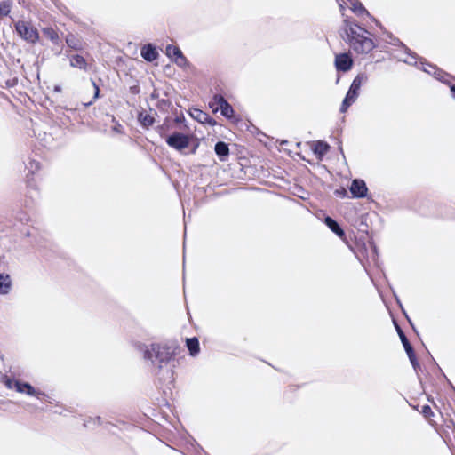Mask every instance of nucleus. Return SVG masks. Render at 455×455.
<instances>
[{"mask_svg": "<svg viewBox=\"0 0 455 455\" xmlns=\"http://www.w3.org/2000/svg\"><path fill=\"white\" fill-rule=\"evenodd\" d=\"M26 168L29 172L34 173L36 171L40 169V163L35 159H29L26 164Z\"/></svg>", "mask_w": 455, "mask_h": 455, "instance_id": "obj_27", "label": "nucleus"}, {"mask_svg": "<svg viewBox=\"0 0 455 455\" xmlns=\"http://www.w3.org/2000/svg\"><path fill=\"white\" fill-rule=\"evenodd\" d=\"M335 194H336L337 196H340V197H345V196H347V190H346L345 188H339V189H337V190L335 191Z\"/></svg>", "mask_w": 455, "mask_h": 455, "instance_id": "obj_33", "label": "nucleus"}, {"mask_svg": "<svg viewBox=\"0 0 455 455\" xmlns=\"http://www.w3.org/2000/svg\"><path fill=\"white\" fill-rule=\"evenodd\" d=\"M92 85H93V87L95 89L94 99H97L99 97L100 89H99L98 85L95 84L94 81H92Z\"/></svg>", "mask_w": 455, "mask_h": 455, "instance_id": "obj_36", "label": "nucleus"}, {"mask_svg": "<svg viewBox=\"0 0 455 455\" xmlns=\"http://www.w3.org/2000/svg\"><path fill=\"white\" fill-rule=\"evenodd\" d=\"M193 117H195L196 120H198L200 123H206L210 121L212 118L206 114L205 112L195 109L194 113L191 114Z\"/></svg>", "mask_w": 455, "mask_h": 455, "instance_id": "obj_25", "label": "nucleus"}, {"mask_svg": "<svg viewBox=\"0 0 455 455\" xmlns=\"http://www.w3.org/2000/svg\"><path fill=\"white\" fill-rule=\"evenodd\" d=\"M165 53L168 57L173 59L174 62L180 67H184L188 64L187 59L182 54L180 49L177 46L169 44L165 48Z\"/></svg>", "mask_w": 455, "mask_h": 455, "instance_id": "obj_6", "label": "nucleus"}, {"mask_svg": "<svg viewBox=\"0 0 455 455\" xmlns=\"http://www.w3.org/2000/svg\"><path fill=\"white\" fill-rule=\"evenodd\" d=\"M138 118L141 124L145 127L151 126L155 121L154 117L146 112H140Z\"/></svg>", "mask_w": 455, "mask_h": 455, "instance_id": "obj_23", "label": "nucleus"}, {"mask_svg": "<svg viewBox=\"0 0 455 455\" xmlns=\"http://www.w3.org/2000/svg\"><path fill=\"white\" fill-rule=\"evenodd\" d=\"M14 28L19 29V28H35L28 27V25L26 22L19 20L15 23Z\"/></svg>", "mask_w": 455, "mask_h": 455, "instance_id": "obj_30", "label": "nucleus"}, {"mask_svg": "<svg viewBox=\"0 0 455 455\" xmlns=\"http://www.w3.org/2000/svg\"><path fill=\"white\" fill-rule=\"evenodd\" d=\"M12 287V281L9 275L0 274V294H8Z\"/></svg>", "mask_w": 455, "mask_h": 455, "instance_id": "obj_16", "label": "nucleus"}, {"mask_svg": "<svg viewBox=\"0 0 455 455\" xmlns=\"http://www.w3.org/2000/svg\"><path fill=\"white\" fill-rule=\"evenodd\" d=\"M140 55L145 60L152 62L158 58L159 54L153 44H148L141 47Z\"/></svg>", "mask_w": 455, "mask_h": 455, "instance_id": "obj_12", "label": "nucleus"}, {"mask_svg": "<svg viewBox=\"0 0 455 455\" xmlns=\"http://www.w3.org/2000/svg\"><path fill=\"white\" fill-rule=\"evenodd\" d=\"M221 115L227 118H231L234 115V109L228 100L220 107Z\"/></svg>", "mask_w": 455, "mask_h": 455, "instance_id": "obj_24", "label": "nucleus"}, {"mask_svg": "<svg viewBox=\"0 0 455 455\" xmlns=\"http://www.w3.org/2000/svg\"><path fill=\"white\" fill-rule=\"evenodd\" d=\"M350 192L353 197L363 198L367 196L368 188L364 180L355 179L351 183Z\"/></svg>", "mask_w": 455, "mask_h": 455, "instance_id": "obj_8", "label": "nucleus"}, {"mask_svg": "<svg viewBox=\"0 0 455 455\" xmlns=\"http://www.w3.org/2000/svg\"><path fill=\"white\" fill-rule=\"evenodd\" d=\"M70 66L84 71L88 70V64L86 60L79 54H75L69 58Z\"/></svg>", "mask_w": 455, "mask_h": 455, "instance_id": "obj_13", "label": "nucleus"}, {"mask_svg": "<svg viewBox=\"0 0 455 455\" xmlns=\"http://www.w3.org/2000/svg\"><path fill=\"white\" fill-rule=\"evenodd\" d=\"M44 31L46 32V34L52 40L58 38V34H57L56 30H44Z\"/></svg>", "mask_w": 455, "mask_h": 455, "instance_id": "obj_32", "label": "nucleus"}, {"mask_svg": "<svg viewBox=\"0 0 455 455\" xmlns=\"http://www.w3.org/2000/svg\"><path fill=\"white\" fill-rule=\"evenodd\" d=\"M54 92H61V87L60 85H55L54 86Z\"/></svg>", "mask_w": 455, "mask_h": 455, "instance_id": "obj_39", "label": "nucleus"}, {"mask_svg": "<svg viewBox=\"0 0 455 455\" xmlns=\"http://www.w3.org/2000/svg\"><path fill=\"white\" fill-rule=\"evenodd\" d=\"M422 413L423 415L426 417V418H429L430 416L433 415V411H432V409L430 408L429 405H424L423 408H422Z\"/></svg>", "mask_w": 455, "mask_h": 455, "instance_id": "obj_29", "label": "nucleus"}, {"mask_svg": "<svg viewBox=\"0 0 455 455\" xmlns=\"http://www.w3.org/2000/svg\"><path fill=\"white\" fill-rule=\"evenodd\" d=\"M66 43L68 47L74 50H81L83 48V43L81 42V40L72 34L67 36Z\"/></svg>", "mask_w": 455, "mask_h": 455, "instance_id": "obj_21", "label": "nucleus"}, {"mask_svg": "<svg viewBox=\"0 0 455 455\" xmlns=\"http://www.w3.org/2000/svg\"><path fill=\"white\" fill-rule=\"evenodd\" d=\"M122 125L119 124H116L114 127H113V131L117 132V133H122L123 131H122Z\"/></svg>", "mask_w": 455, "mask_h": 455, "instance_id": "obj_37", "label": "nucleus"}, {"mask_svg": "<svg viewBox=\"0 0 455 455\" xmlns=\"http://www.w3.org/2000/svg\"><path fill=\"white\" fill-rule=\"evenodd\" d=\"M353 65V60L351 57L347 53H341L336 55L335 58V67L337 70L347 72L348 71Z\"/></svg>", "mask_w": 455, "mask_h": 455, "instance_id": "obj_11", "label": "nucleus"}, {"mask_svg": "<svg viewBox=\"0 0 455 455\" xmlns=\"http://www.w3.org/2000/svg\"><path fill=\"white\" fill-rule=\"evenodd\" d=\"M355 2L352 4V11L358 15L365 14L374 24L378 27V28H385V27L381 24V22L373 17L368 10L364 7V5L358 0H354Z\"/></svg>", "mask_w": 455, "mask_h": 455, "instance_id": "obj_9", "label": "nucleus"}, {"mask_svg": "<svg viewBox=\"0 0 455 455\" xmlns=\"http://www.w3.org/2000/svg\"><path fill=\"white\" fill-rule=\"evenodd\" d=\"M355 101V99L352 97L351 95L347 94L346 95L345 99L343 100L342 105L340 107V112L344 113L347 111V109Z\"/></svg>", "mask_w": 455, "mask_h": 455, "instance_id": "obj_26", "label": "nucleus"}, {"mask_svg": "<svg viewBox=\"0 0 455 455\" xmlns=\"http://www.w3.org/2000/svg\"><path fill=\"white\" fill-rule=\"evenodd\" d=\"M93 422V424H100V417H96V418H91L89 420L85 421L84 423V426L85 427H89L90 424Z\"/></svg>", "mask_w": 455, "mask_h": 455, "instance_id": "obj_31", "label": "nucleus"}, {"mask_svg": "<svg viewBox=\"0 0 455 455\" xmlns=\"http://www.w3.org/2000/svg\"><path fill=\"white\" fill-rule=\"evenodd\" d=\"M450 87L451 95L455 100V84H451V82L447 84Z\"/></svg>", "mask_w": 455, "mask_h": 455, "instance_id": "obj_35", "label": "nucleus"}, {"mask_svg": "<svg viewBox=\"0 0 455 455\" xmlns=\"http://www.w3.org/2000/svg\"><path fill=\"white\" fill-rule=\"evenodd\" d=\"M20 220L21 222H23V221L27 222V221H28V216L26 213H22V216L20 217Z\"/></svg>", "mask_w": 455, "mask_h": 455, "instance_id": "obj_38", "label": "nucleus"}, {"mask_svg": "<svg viewBox=\"0 0 455 455\" xmlns=\"http://www.w3.org/2000/svg\"><path fill=\"white\" fill-rule=\"evenodd\" d=\"M345 22L347 23L346 24V27H347V28H353V25L355 26L358 29L363 28V27L358 25L356 22H354L353 24L352 23H348L347 20H346Z\"/></svg>", "mask_w": 455, "mask_h": 455, "instance_id": "obj_34", "label": "nucleus"}, {"mask_svg": "<svg viewBox=\"0 0 455 455\" xmlns=\"http://www.w3.org/2000/svg\"><path fill=\"white\" fill-rule=\"evenodd\" d=\"M4 383L9 389H15L19 393H23V387H27V394L31 396L39 398L41 395H44L41 391L36 390L29 383L20 382L17 379L5 377Z\"/></svg>", "mask_w": 455, "mask_h": 455, "instance_id": "obj_3", "label": "nucleus"}, {"mask_svg": "<svg viewBox=\"0 0 455 455\" xmlns=\"http://www.w3.org/2000/svg\"><path fill=\"white\" fill-rule=\"evenodd\" d=\"M16 32L20 37L30 43H35L39 38L38 30H16Z\"/></svg>", "mask_w": 455, "mask_h": 455, "instance_id": "obj_17", "label": "nucleus"}, {"mask_svg": "<svg viewBox=\"0 0 455 455\" xmlns=\"http://www.w3.org/2000/svg\"><path fill=\"white\" fill-rule=\"evenodd\" d=\"M214 151L220 161H225L229 155L228 145L223 141H219L215 144Z\"/></svg>", "mask_w": 455, "mask_h": 455, "instance_id": "obj_14", "label": "nucleus"}, {"mask_svg": "<svg viewBox=\"0 0 455 455\" xmlns=\"http://www.w3.org/2000/svg\"><path fill=\"white\" fill-rule=\"evenodd\" d=\"M23 393H27V387H23Z\"/></svg>", "mask_w": 455, "mask_h": 455, "instance_id": "obj_40", "label": "nucleus"}, {"mask_svg": "<svg viewBox=\"0 0 455 455\" xmlns=\"http://www.w3.org/2000/svg\"><path fill=\"white\" fill-rule=\"evenodd\" d=\"M396 330H397V332H398V335L400 337V339L403 343V346L407 353V355L413 366L414 369L417 368V366H419V363L416 360V357H415V354H414V351H413V348L411 346L408 339L406 338L405 334L403 333V331H402V329L399 327V326H396Z\"/></svg>", "mask_w": 455, "mask_h": 455, "instance_id": "obj_7", "label": "nucleus"}, {"mask_svg": "<svg viewBox=\"0 0 455 455\" xmlns=\"http://www.w3.org/2000/svg\"><path fill=\"white\" fill-rule=\"evenodd\" d=\"M347 33L350 46L357 53H368L375 48V44L370 36L357 33L356 30H349Z\"/></svg>", "mask_w": 455, "mask_h": 455, "instance_id": "obj_2", "label": "nucleus"}, {"mask_svg": "<svg viewBox=\"0 0 455 455\" xmlns=\"http://www.w3.org/2000/svg\"><path fill=\"white\" fill-rule=\"evenodd\" d=\"M330 146L322 140H317L314 143L313 151L319 157L322 158L328 151Z\"/></svg>", "mask_w": 455, "mask_h": 455, "instance_id": "obj_18", "label": "nucleus"}, {"mask_svg": "<svg viewBox=\"0 0 455 455\" xmlns=\"http://www.w3.org/2000/svg\"><path fill=\"white\" fill-rule=\"evenodd\" d=\"M367 81H368L367 74H365V73L358 74L353 80V82L350 85V88L347 93L351 95L352 97H354L356 100L359 95V91H360L362 84H365Z\"/></svg>", "mask_w": 455, "mask_h": 455, "instance_id": "obj_10", "label": "nucleus"}, {"mask_svg": "<svg viewBox=\"0 0 455 455\" xmlns=\"http://www.w3.org/2000/svg\"><path fill=\"white\" fill-rule=\"evenodd\" d=\"M136 349L143 355L144 360L151 363L154 372L159 380L172 384L174 381V369L177 365L176 347L160 343L146 345L137 343Z\"/></svg>", "mask_w": 455, "mask_h": 455, "instance_id": "obj_1", "label": "nucleus"}, {"mask_svg": "<svg viewBox=\"0 0 455 455\" xmlns=\"http://www.w3.org/2000/svg\"><path fill=\"white\" fill-rule=\"evenodd\" d=\"M166 143L169 147L182 151L189 145V137L181 132H175L166 138Z\"/></svg>", "mask_w": 455, "mask_h": 455, "instance_id": "obj_4", "label": "nucleus"}, {"mask_svg": "<svg viewBox=\"0 0 455 455\" xmlns=\"http://www.w3.org/2000/svg\"><path fill=\"white\" fill-rule=\"evenodd\" d=\"M12 8V1L4 0L0 2V19L6 18L10 12Z\"/></svg>", "mask_w": 455, "mask_h": 455, "instance_id": "obj_22", "label": "nucleus"}, {"mask_svg": "<svg viewBox=\"0 0 455 455\" xmlns=\"http://www.w3.org/2000/svg\"><path fill=\"white\" fill-rule=\"evenodd\" d=\"M420 60V64L423 65V71L426 73H428L432 75L435 78H436L439 81H442L444 84H449L451 77L449 74L445 73L442 69L438 68L436 66L427 63L426 61H423L422 59Z\"/></svg>", "mask_w": 455, "mask_h": 455, "instance_id": "obj_5", "label": "nucleus"}, {"mask_svg": "<svg viewBox=\"0 0 455 455\" xmlns=\"http://www.w3.org/2000/svg\"><path fill=\"white\" fill-rule=\"evenodd\" d=\"M324 223L327 225V227L335 233L339 237H343L345 235V232L341 228V227L339 225V223L334 220L332 218L327 216L324 219Z\"/></svg>", "mask_w": 455, "mask_h": 455, "instance_id": "obj_15", "label": "nucleus"}, {"mask_svg": "<svg viewBox=\"0 0 455 455\" xmlns=\"http://www.w3.org/2000/svg\"><path fill=\"white\" fill-rule=\"evenodd\" d=\"M398 42L402 45V47L404 49L405 53H407V57L405 59H401V60H403V62H405L409 65H416L417 60L419 59L418 57V55L416 53L411 52V50L408 47H406L403 43H401L399 40H398Z\"/></svg>", "mask_w": 455, "mask_h": 455, "instance_id": "obj_20", "label": "nucleus"}, {"mask_svg": "<svg viewBox=\"0 0 455 455\" xmlns=\"http://www.w3.org/2000/svg\"><path fill=\"white\" fill-rule=\"evenodd\" d=\"M212 100L215 104L218 105V108H220V105L227 101V100L221 94H215L212 98Z\"/></svg>", "mask_w": 455, "mask_h": 455, "instance_id": "obj_28", "label": "nucleus"}, {"mask_svg": "<svg viewBox=\"0 0 455 455\" xmlns=\"http://www.w3.org/2000/svg\"><path fill=\"white\" fill-rule=\"evenodd\" d=\"M186 345L189 351V354L192 356H195L199 353L200 347H199V341H198L197 338L194 337V338L187 339Z\"/></svg>", "mask_w": 455, "mask_h": 455, "instance_id": "obj_19", "label": "nucleus"}]
</instances>
